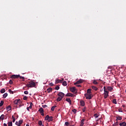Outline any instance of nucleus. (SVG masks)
<instances>
[{
  "label": "nucleus",
  "mask_w": 126,
  "mask_h": 126,
  "mask_svg": "<svg viewBox=\"0 0 126 126\" xmlns=\"http://www.w3.org/2000/svg\"><path fill=\"white\" fill-rule=\"evenodd\" d=\"M26 86L27 87H29V88L35 87V86H36V83H35V82L32 81L29 83V84H28L27 85H26Z\"/></svg>",
  "instance_id": "nucleus-1"
},
{
  "label": "nucleus",
  "mask_w": 126,
  "mask_h": 126,
  "mask_svg": "<svg viewBox=\"0 0 126 126\" xmlns=\"http://www.w3.org/2000/svg\"><path fill=\"white\" fill-rule=\"evenodd\" d=\"M54 117L53 116H49V115H47L45 118V121H48V122H53Z\"/></svg>",
  "instance_id": "nucleus-2"
},
{
  "label": "nucleus",
  "mask_w": 126,
  "mask_h": 126,
  "mask_svg": "<svg viewBox=\"0 0 126 126\" xmlns=\"http://www.w3.org/2000/svg\"><path fill=\"white\" fill-rule=\"evenodd\" d=\"M85 96L86 97V99H88L89 100L92 99V96H91V95L88 94H85Z\"/></svg>",
  "instance_id": "nucleus-3"
},
{
  "label": "nucleus",
  "mask_w": 126,
  "mask_h": 126,
  "mask_svg": "<svg viewBox=\"0 0 126 126\" xmlns=\"http://www.w3.org/2000/svg\"><path fill=\"white\" fill-rule=\"evenodd\" d=\"M20 76V75H12L10 78H12V79H15L16 78H18Z\"/></svg>",
  "instance_id": "nucleus-4"
},
{
  "label": "nucleus",
  "mask_w": 126,
  "mask_h": 126,
  "mask_svg": "<svg viewBox=\"0 0 126 126\" xmlns=\"http://www.w3.org/2000/svg\"><path fill=\"white\" fill-rule=\"evenodd\" d=\"M57 95L59 97H61V98H63V97H64V94L63 92H59Z\"/></svg>",
  "instance_id": "nucleus-5"
},
{
  "label": "nucleus",
  "mask_w": 126,
  "mask_h": 126,
  "mask_svg": "<svg viewBox=\"0 0 126 126\" xmlns=\"http://www.w3.org/2000/svg\"><path fill=\"white\" fill-rule=\"evenodd\" d=\"M75 90H76V88H75V87H73L72 88H70V91L71 92H72V93H74Z\"/></svg>",
  "instance_id": "nucleus-6"
},
{
  "label": "nucleus",
  "mask_w": 126,
  "mask_h": 126,
  "mask_svg": "<svg viewBox=\"0 0 126 126\" xmlns=\"http://www.w3.org/2000/svg\"><path fill=\"white\" fill-rule=\"evenodd\" d=\"M109 96V93H104V98L107 99V97Z\"/></svg>",
  "instance_id": "nucleus-7"
},
{
  "label": "nucleus",
  "mask_w": 126,
  "mask_h": 126,
  "mask_svg": "<svg viewBox=\"0 0 126 126\" xmlns=\"http://www.w3.org/2000/svg\"><path fill=\"white\" fill-rule=\"evenodd\" d=\"M38 112H39L40 114H43V113H44V109L43 108L40 107L38 110Z\"/></svg>",
  "instance_id": "nucleus-8"
},
{
  "label": "nucleus",
  "mask_w": 126,
  "mask_h": 126,
  "mask_svg": "<svg viewBox=\"0 0 126 126\" xmlns=\"http://www.w3.org/2000/svg\"><path fill=\"white\" fill-rule=\"evenodd\" d=\"M66 96L67 97H73V94H71V93H67L66 94Z\"/></svg>",
  "instance_id": "nucleus-9"
},
{
  "label": "nucleus",
  "mask_w": 126,
  "mask_h": 126,
  "mask_svg": "<svg viewBox=\"0 0 126 126\" xmlns=\"http://www.w3.org/2000/svg\"><path fill=\"white\" fill-rule=\"evenodd\" d=\"M66 101L69 103V105H71V100L70 98H66Z\"/></svg>",
  "instance_id": "nucleus-10"
},
{
  "label": "nucleus",
  "mask_w": 126,
  "mask_h": 126,
  "mask_svg": "<svg viewBox=\"0 0 126 126\" xmlns=\"http://www.w3.org/2000/svg\"><path fill=\"white\" fill-rule=\"evenodd\" d=\"M47 91L48 93H51V92H52V91H53V89L52 88H49L47 89Z\"/></svg>",
  "instance_id": "nucleus-11"
},
{
  "label": "nucleus",
  "mask_w": 126,
  "mask_h": 126,
  "mask_svg": "<svg viewBox=\"0 0 126 126\" xmlns=\"http://www.w3.org/2000/svg\"><path fill=\"white\" fill-rule=\"evenodd\" d=\"M107 89L108 91H110V92L113 91V88H112V87L108 86L107 87Z\"/></svg>",
  "instance_id": "nucleus-12"
},
{
  "label": "nucleus",
  "mask_w": 126,
  "mask_h": 126,
  "mask_svg": "<svg viewBox=\"0 0 126 126\" xmlns=\"http://www.w3.org/2000/svg\"><path fill=\"white\" fill-rule=\"evenodd\" d=\"M62 99H63V97H61V96H59L57 98L56 101L57 102H60V101H62Z\"/></svg>",
  "instance_id": "nucleus-13"
},
{
  "label": "nucleus",
  "mask_w": 126,
  "mask_h": 126,
  "mask_svg": "<svg viewBox=\"0 0 126 126\" xmlns=\"http://www.w3.org/2000/svg\"><path fill=\"white\" fill-rule=\"evenodd\" d=\"M80 104L81 106L82 107H84V106H85V102L83 100L80 101Z\"/></svg>",
  "instance_id": "nucleus-14"
},
{
  "label": "nucleus",
  "mask_w": 126,
  "mask_h": 126,
  "mask_svg": "<svg viewBox=\"0 0 126 126\" xmlns=\"http://www.w3.org/2000/svg\"><path fill=\"white\" fill-rule=\"evenodd\" d=\"M19 101H20V99L15 100L14 101V104H15V105H17V104H18V102H19Z\"/></svg>",
  "instance_id": "nucleus-15"
},
{
  "label": "nucleus",
  "mask_w": 126,
  "mask_h": 126,
  "mask_svg": "<svg viewBox=\"0 0 126 126\" xmlns=\"http://www.w3.org/2000/svg\"><path fill=\"white\" fill-rule=\"evenodd\" d=\"M119 125H120V126H126V122L121 123H120Z\"/></svg>",
  "instance_id": "nucleus-16"
},
{
  "label": "nucleus",
  "mask_w": 126,
  "mask_h": 126,
  "mask_svg": "<svg viewBox=\"0 0 126 126\" xmlns=\"http://www.w3.org/2000/svg\"><path fill=\"white\" fill-rule=\"evenodd\" d=\"M6 110L7 111H10L11 110V106L10 105H9L7 107H6Z\"/></svg>",
  "instance_id": "nucleus-17"
},
{
  "label": "nucleus",
  "mask_w": 126,
  "mask_h": 126,
  "mask_svg": "<svg viewBox=\"0 0 126 126\" xmlns=\"http://www.w3.org/2000/svg\"><path fill=\"white\" fill-rule=\"evenodd\" d=\"M92 89H93L94 90H95V91H97L98 90V88H97L94 86H93L92 87Z\"/></svg>",
  "instance_id": "nucleus-18"
},
{
  "label": "nucleus",
  "mask_w": 126,
  "mask_h": 126,
  "mask_svg": "<svg viewBox=\"0 0 126 126\" xmlns=\"http://www.w3.org/2000/svg\"><path fill=\"white\" fill-rule=\"evenodd\" d=\"M87 94H90V93H91V89H89L87 90Z\"/></svg>",
  "instance_id": "nucleus-19"
},
{
  "label": "nucleus",
  "mask_w": 126,
  "mask_h": 126,
  "mask_svg": "<svg viewBox=\"0 0 126 126\" xmlns=\"http://www.w3.org/2000/svg\"><path fill=\"white\" fill-rule=\"evenodd\" d=\"M0 120H4V115L2 114L0 117Z\"/></svg>",
  "instance_id": "nucleus-20"
},
{
  "label": "nucleus",
  "mask_w": 126,
  "mask_h": 126,
  "mask_svg": "<svg viewBox=\"0 0 126 126\" xmlns=\"http://www.w3.org/2000/svg\"><path fill=\"white\" fill-rule=\"evenodd\" d=\"M63 86H66V85H67V83H66V81H63Z\"/></svg>",
  "instance_id": "nucleus-21"
},
{
  "label": "nucleus",
  "mask_w": 126,
  "mask_h": 126,
  "mask_svg": "<svg viewBox=\"0 0 126 126\" xmlns=\"http://www.w3.org/2000/svg\"><path fill=\"white\" fill-rule=\"evenodd\" d=\"M58 83H60V80L59 79H56L55 80V84H58Z\"/></svg>",
  "instance_id": "nucleus-22"
},
{
  "label": "nucleus",
  "mask_w": 126,
  "mask_h": 126,
  "mask_svg": "<svg viewBox=\"0 0 126 126\" xmlns=\"http://www.w3.org/2000/svg\"><path fill=\"white\" fill-rule=\"evenodd\" d=\"M87 109V108H86V107L85 106V107L82 109V111H83V113L85 112Z\"/></svg>",
  "instance_id": "nucleus-23"
},
{
  "label": "nucleus",
  "mask_w": 126,
  "mask_h": 126,
  "mask_svg": "<svg viewBox=\"0 0 126 126\" xmlns=\"http://www.w3.org/2000/svg\"><path fill=\"white\" fill-rule=\"evenodd\" d=\"M93 83L94 84H95V85H97V84H98V83L97 81H96V80H94L93 82Z\"/></svg>",
  "instance_id": "nucleus-24"
},
{
  "label": "nucleus",
  "mask_w": 126,
  "mask_h": 126,
  "mask_svg": "<svg viewBox=\"0 0 126 126\" xmlns=\"http://www.w3.org/2000/svg\"><path fill=\"white\" fill-rule=\"evenodd\" d=\"M8 126H12V122H8Z\"/></svg>",
  "instance_id": "nucleus-25"
},
{
  "label": "nucleus",
  "mask_w": 126,
  "mask_h": 126,
  "mask_svg": "<svg viewBox=\"0 0 126 126\" xmlns=\"http://www.w3.org/2000/svg\"><path fill=\"white\" fill-rule=\"evenodd\" d=\"M3 98H5L7 97V93H5L3 94Z\"/></svg>",
  "instance_id": "nucleus-26"
},
{
  "label": "nucleus",
  "mask_w": 126,
  "mask_h": 126,
  "mask_svg": "<svg viewBox=\"0 0 126 126\" xmlns=\"http://www.w3.org/2000/svg\"><path fill=\"white\" fill-rule=\"evenodd\" d=\"M38 125H39V126H43V125H43V123L42 122V121H38Z\"/></svg>",
  "instance_id": "nucleus-27"
},
{
  "label": "nucleus",
  "mask_w": 126,
  "mask_h": 126,
  "mask_svg": "<svg viewBox=\"0 0 126 126\" xmlns=\"http://www.w3.org/2000/svg\"><path fill=\"white\" fill-rule=\"evenodd\" d=\"M57 106H53L51 107V111H55V108H56Z\"/></svg>",
  "instance_id": "nucleus-28"
},
{
  "label": "nucleus",
  "mask_w": 126,
  "mask_h": 126,
  "mask_svg": "<svg viewBox=\"0 0 126 126\" xmlns=\"http://www.w3.org/2000/svg\"><path fill=\"white\" fill-rule=\"evenodd\" d=\"M0 93H4L5 92V89H2L1 91H0Z\"/></svg>",
  "instance_id": "nucleus-29"
},
{
  "label": "nucleus",
  "mask_w": 126,
  "mask_h": 126,
  "mask_svg": "<svg viewBox=\"0 0 126 126\" xmlns=\"http://www.w3.org/2000/svg\"><path fill=\"white\" fill-rule=\"evenodd\" d=\"M4 103V102H3V101L1 100L0 102V107H1L3 105Z\"/></svg>",
  "instance_id": "nucleus-30"
},
{
  "label": "nucleus",
  "mask_w": 126,
  "mask_h": 126,
  "mask_svg": "<svg viewBox=\"0 0 126 126\" xmlns=\"http://www.w3.org/2000/svg\"><path fill=\"white\" fill-rule=\"evenodd\" d=\"M22 123H23V120H19V125H22Z\"/></svg>",
  "instance_id": "nucleus-31"
},
{
  "label": "nucleus",
  "mask_w": 126,
  "mask_h": 126,
  "mask_svg": "<svg viewBox=\"0 0 126 126\" xmlns=\"http://www.w3.org/2000/svg\"><path fill=\"white\" fill-rule=\"evenodd\" d=\"M72 112H73L74 114H76V112H77V110L75 109H74L72 110Z\"/></svg>",
  "instance_id": "nucleus-32"
},
{
  "label": "nucleus",
  "mask_w": 126,
  "mask_h": 126,
  "mask_svg": "<svg viewBox=\"0 0 126 126\" xmlns=\"http://www.w3.org/2000/svg\"><path fill=\"white\" fill-rule=\"evenodd\" d=\"M118 125H119V122H116L115 123H114V124L113 125V126H118Z\"/></svg>",
  "instance_id": "nucleus-33"
},
{
  "label": "nucleus",
  "mask_w": 126,
  "mask_h": 126,
  "mask_svg": "<svg viewBox=\"0 0 126 126\" xmlns=\"http://www.w3.org/2000/svg\"><path fill=\"white\" fill-rule=\"evenodd\" d=\"M12 118L13 119V123H14L15 122V118H14V116L13 115L12 116Z\"/></svg>",
  "instance_id": "nucleus-34"
},
{
  "label": "nucleus",
  "mask_w": 126,
  "mask_h": 126,
  "mask_svg": "<svg viewBox=\"0 0 126 126\" xmlns=\"http://www.w3.org/2000/svg\"><path fill=\"white\" fill-rule=\"evenodd\" d=\"M113 103H114V104H117V100L116 99H114L113 100Z\"/></svg>",
  "instance_id": "nucleus-35"
},
{
  "label": "nucleus",
  "mask_w": 126,
  "mask_h": 126,
  "mask_svg": "<svg viewBox=\"0 0 126 126\" xmlns=\"http://www.w3.org/2000/svg\"><path fill=\"white\" fill-rule=\"evenodd\" d=\"M117 120H119V121H121L122 120V117L118 116L117 117Z\"/></svg>",
  "instance_id": "nucleus-36"
},
{
  "label": "nucleus",
  "mask_w": 126,
  "mask_h": 126,
  "mask_svg": "<svg viewBox=\"0 0 126 126\" xmlns=\"http://www.w3.org/2000/svg\"><path fill=\"white\" fill-rule=\"evenodd\" d=\"M55 89H56V90H59L60 89V86H57L55 87Z\"/></svg>",
  "instance_id": "nucleus-37"
},
{
  "label": "nucleus",
  "mask_w": 126,
  "mask_h": 126,
  "mask_svg": "<svg viewBox=\"0 0 126 126\" xmlns=\"http://www.w3.org/2000/svg\"><path fill=\"white\" fill-rule=\"evenodd\" d=\"M78 81L79 82L80 84L82 83L83 82V80L82 79H80L79 80H78Z\"/></svg>",
  "instance_id": "nucleus-38"
},
{
  "label": "nucleus",
  "mask_w": 126,
  "mask_h": 126,
  "mask_svg": "<svg viewBox=\"0 0 126 126\" xmlns=\"http://www.w3.org/2000/svg\"><path fill=\"white\" fill-rule=\"evenodd\" d=\"M74 85H77V84H80V83H79V81H77L76 82L74 83Z\"/></svg>",
  "instance_id": "nucleus-39"
},
{
  "label": "nucleus",
  "mask_w": 126,
  "mask_h": 126,
  "mask_svg": "<svg viewBox=\"0 0 126 126\" xmlns=\"http://www.w3.org/2000/svg\"><path fill=\"white\" fill-rule=\"evenodd\" d=\"M8 91L10 94H13V91H11L10 89L8 90Z\"/></svg>",
  "instance_id": "nucleus-40"
},
{
  "label": "nucleus",
  "mask_w": 126,
  "mask_h": 126,
  "mask_svg": "<svg viewBox=\"0 0 126 126\" xmlns=\"http://www.w3.org/2000/svg\"><path fill=\"white\" fill-rule=\"evenodd\" d=\"M28 98V97L27 96H24V97H23V100H27Z\"/></svg>",
  "instance_id": "nucleus-41"
},
{
  "label": "nucleus",
  "mask_w": 126,
  "mask_h": 126,
  "mask_svg": "<svg viewBox=\"0 0 126 126\" xmlns=\"http://www.w3.org/2000/svg\"><path fill=\"white\" fill-rule=\"evenodd\" d=\"M32 106H33V103L31 102L30 103V109H32Z\"/></svg>",
  "instance_id": "nucleus-42"
},
{
  "label": "nucleus",
  "mask_w": 126,
  "mask_h": 126,
  "mask_svg": "<svg viewBox=\"0 0 126 126\" xmlns=\"http://www.w3.org/2000/svg\"><path fill=\"white\" fill-rule=\"evenodd\" d=\"M65 125L66 126H69V123L66 122L65 123Z\"/></svg>",
  "instance_id": "nucleus-43"
},
{
  "label": "nucleus",
  "mask_w": 126,
  "mask_h": 126,
  "mask_svg": "<svg viewBox=\"0 0 126 126\" xmlns=\"http://www.w3.org/2000/svg\"><path fill=\"white\" fill-rule=\"evenodd\" d=\"M9 83V84L11 85L13 83V82H12V80H10Z\"/></svg>",
  "instance_id": "nucleus-44"
},
{
  "label": "nucleus",
  "mask_w": 126,
  "mask_h": 126,
  "mask_svg": "<svg viewBox=\"0 0 126 126\" xmlns=\"http://www.w3.org/2000/svg\"><path fill=\"white\" fill-rule=\"evenodd\" d=\"M42 108H47V107H48V105H42Z\"/></svg>",
  "instance_id": "nucleus-45"
},
{
  "label": "nucleus",
  "mask_w": 126,
  "mask_h": 126,
  "mask_svg": "<svg viewBox=\"0 0 126 126\" xmlns=\"http://www.w3.org/2000/svg\"><path fill=\"white\" fill-rule=\"evenodd\" d=\"M29 92L27 91H26L24 92V94H25L26 95H27L28 94Z\"/></svg>",
  "instance_id": "nucleus-46"
},
{
  "label": "nucleus",
  "mask_w": 126,
  "mask_h": 126,
  "mask_svg": "<svg viewBox=\"0 0 126 126\" xmlns=\"http://www.w3.org/2000/svg\"><path fill=\"white\" fill-rule=\"evenodd\" d=\"M94 117H95V118H98V114H94Z\"/></svg>",
  "instance_id": "nucleus-47"
},
{
  "label": "nucleus",
  "mask_w": 126,
  "mask_h": 126,
  "mask_svg": "<svg viewBox=\"0 0 126 126\" xmlns=\"http://www.w3.org/2000/svg\"><path fill=\"white\" fill-rule=\"evenodd\" d=\"M19 77H20V79H25V78L24 77L20 76Z\"/></svg>",
  "instance_id": "nucleus-48"
},
{
  "label": "nucleus",
  "mask_w": 126,
  "mask_h": 126,
  "mask_svg": "<svg viewBox=\"0 0 126 126\" xmlns=\"http://www.w3.org/2000/svg\"><path fill=\"white\" fill-rule=\"evenodd\" d=\"M63 81V79L62 80H59V83H62Z\"/></svg>",
  "instance_id": "nucleus-49"
},
{
  "label": "nucleus",
  "mask_w": 126,
  "mask_h": 126,
  "mask_svg": "<svg viewBox=\"0 0 126 126\" xmlns=\"http://www.w3.org/2000/svg\"><path fill=\"white\" fill-rule=\"evenodd\" d=\"M15 125H16V126H18V125H19V123H18V122L16 121L15 123Z\"/></svg>",
  "instance_id": "nucleus-50"
},
{
  "label": "nucleus",
  "mask_w": 126,
  "mask_h": 126,
  "mask_svg": "<svg viewBox=\"0 0 126 126\" xmlns=\"http://www.w3.org/2000/svg\"><path fill=\"white\" fill-rule=\"evenodd\" d=\"M104 93H109V92H108V91H107V90H104Z\"/></svg>",
  "instance_id": "nucleus-51"
},
{
  "label": "nucleus",
  "mask_w": 126,
  "mask_h": 126,
  "mask_svg": "<svg viewBox=\"0 0 126 126\" xmlns=\"http://www.w3.org/2000/svg\"><path fill=\"white\" fill-rule=\"evenodd\" d=\"M49 85H50V86H54V84H53V83H50Z\"/></svg>",
  "instance_id": "nucleus-52"
},
{
  "label": "nucleus",
  "mask_w": 126,
  "mask_h": 126,
  "mask_svg": "<svg viewBox=\"0 0 126 126\" xmlns=\"http://www.w3.org/2000/svg\"><path fill=\"white\" fill-rule=\"evenodd\" d=\"M84 126V123H82L81 122L80 126Z\"/></svg>",
  "instance_id": "nucleus-53"
},
{
  "label": "nucleus",
  "mask_w": 126,
  "mask_h": 126,
  "mask_svg": "<svg viewBox=\"0 0 126 126\" xmlns=\"http://www.w3.org/2000/svg\"><path fill=\"white\" fill-rule=\"evenodd\" d=\"M84 121H85L84 119H82V120H81V123H84Z\"/></svg>",
  "instance_id": "nucleus-54"
},
{
  "label": "nucleus",
  "mask_w": 126,
  "mask_h": 126,
  "mask_svg": "<svg viewBox=\"0 0 126 126\" xmlns=\"http://www.w3.org/2000/svg\"><path fill=\"white\" fill-rule=\"evenodd\" d=\"M77 87H81V85H76Z\"/></svg>",
  "instance_id": "nucleus-55"
},
{
  "label": "nucleus",
  "mask_w": 126,
  "mask_h": 126,
  "mask_svg": "<svg viewBox=\"0 0 126 126\" xmlns=\"http://www.w3.org/2000/svg\"><path fill=\"white\" fill-rule=\"evenodd\" d=\"M30 109V106L27 108V110H28V111H29Z\"/></svg>",
  "instance_id": "nucleus-56"
},
{
  "label": "nucleus",
  "mask_w": 126,
  "mask_h": 126,
  "mask_svg": "<svg viewBox=\"0 0 126 126\" xmlns=\"http://www.w3.org/2000/svg\"><path fill=\"white\" fill-rule=\"evenodd\" d=\"M103 89H104V90H107V89H106V87H104Z\"/></svg>",
  "instance_id": "nucleus-57"
},
{
  "label": "nucleus",
  "mask_w": 126,
  "mask_h": 126,
  "mask_svg": "<svg viewBox=\"0 0 126 126\" xmlns=\"http://www.w3.org/2000/svg\"><path fill=\"white\" fill-rule=\"evenodd\" d=\"M119 112H123V111L122 110V109H119Z\"/></svg>",
  "instance_id": "nucleus-58"
},
{
  "label": "nucleus",
  "mask_w": 126,
  "mask_h": 126,
  "mask_svg": "<svg viewBox=\"0 0 126 126\" xmlns=\"http://www.w3.org/2000/svg\"><path fill=\"white\" fill-rule=\"evenodd\" d=\"M3 126H7V125H6V124L4 123V124H3Z\"/></svg>",
  "instance_id": "nucleus-59"
},
{
  "label": "nucleus",
  "mask_w": 126,
  "mask_h": 126,
  "mask_svg": "<svg viewBox=\"0 0 126 126\" xmlns=\"http://www.w3.org/2000/svg\"><path fill=\"white\" fill-rule=\"evenodd\" d=\"M41 116H44V113H41Z\"/></svg>",
  "instance_id": "nucleus-60"
},
{
  "label": "nucleus",
  "mask_w": 126,
  "mask_h": 126,
  "mask_svg": "<svg viewBox=\"0 0 126 126\" xmlns=\"http://www.w3.org/2000/svg\"><path fill=\"white\" fill-rule=\"evenodd\" d=\"M122 107H123V108H125V107H126V105H122Z\"/></svg>",
  "instance_id": "nucleus-61"
},
{
  "label": "nucleus",
  "mask_w": 126,
  "mask_h": 126,
  "mask_svg": "<svg viewBox=\"0 0 126 126\" xmlns=\"http://www.w3.org/2000/svg\"><path fill=\"white\" fill-rule=\"evenodd\" d=\"M26 126H29V124H27Z\"/></svg>",
  "instance_id": "nucleus-62"
},
{
  "label": "nucleus",
  "mask_w": 126,
  "mask_h": 126,
  "mask_svg": "<svg viewBox=\"0 0 126 126\" xmlns=\"http://www.w3.org/2000/svg\"><path fill=\"white\" fill-rule=\"evenodd\" d=\"M20 107H21V105H19V108H20Z\"/></svg>",
  "instance_id": "nucleus-63"
},
{
  "label": "nucleus",
  "mask_w": 126,
  "mask_h": 126,
  "mask_svg": "<svg viewBox=\"0 0 126 126\" xmlns=\"http://www.w3.org/2000/svg\"><path fill=\"white\" fill-rule=\"evenodd\" d=\"M18 126H21V125H18Z\"/></svg>",
  "instance_id": "nucleus-64"
}]
</instances>
